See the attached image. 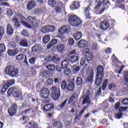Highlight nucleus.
<instances>
[{
	"label": "nucleus",
	"mask_w": 128,
	"mask_h": 128,
	"mask_svg": "<svg viewBox=\"0 0 128 128\" xmlns=\"http://www.w3.org/2000/svg\"><path fill=\"white\" fill-rule=\"evenodd\" d=\"M104 66L99 65L96 68V78L95 79V84L99 87L102 84V80L104 78Z\"/></svg>",
	"instance_id": "1"
},
{
	"label": "nucleus",
	"mask_w": 128,
	"mask_h": 128,
	"mask_svg": "<svg viewBox=\"0 0 128 128\" xmlns=\"http://www.w3.org/2000/svg\"><path fill=\"white\" fill-rule=\"evenodd\" d=\"M27 22L30 24L25 21H21L22 24L24 26L27 28H38V20L36 18V16H28L27 18Z\"/></svg>",
	"instance_id": "2"
},
{
	"label": "nucleus",
	"mask_w": 128,
	"mask_h": 128,
	"mask_svg": "<svg viewBox=\"0 0 128 128\" xmlns=\"http://www.w3.org/2000/svg\"><path fill=\"white\" fill-rule=\"evenodd\" d=\"M5 74L11 78H16L18 74V68L12 65H8L5 68Z\"/></svg>",
	"instance_id": "3"
},
{
	"label": "nucleus",
	"mask_w": 128,
	"mask_h": 128,
	"mask_svg": "<svg viewBox=\"0 0 128 128\" xmlns=\"http://www.w3.org/2000/svg\"><path fill=\"white\" fill-rule=\"evenodd\" d=\"M75 84L74 82L71 81L68 84L66 81L64 80L61 84V88L62 90H68V92H73L74 90Z\"/></svg>",
	"instance_id": "4"
},
{
	"label": "nucleus",
	"mask_w": 128,
	"mask_h": 128,
	"mask_svg": "<svg viewBox=\"0 0 128 128\" xmlns=\"http://www.w3.org/2000/svg\"><path fill=\"white\" fill-rule=\"evenodd\" d=\"M69 24L72 26H78L82 24V20L76 15H71L68 18Z\"/></svg>",
	"instance_id": "5"
},
{
	"label": "nucleus",
	"mask_w": 128,
	"mask_h": 128,
	"mask_svg": "<svg viewBox=\"0 0 128 128\" xmlns=\"http://www.w3.org/2000/svg\"><path fill=\"white\" fill-rule=\"evenodd\" d=\"M52 93V97L54 100H58L60 96V90L56 86H53L50 89Z\"/></svg>",
	"instance_id": "6"
},
{
	"label": "nucleus",
	"mask_w": 128,
	"mask_h": 128,
	"mask_svg": "<svg viewBox=\"0 0 128 128\" xmlns=\"http://www.w3.org/2000/svg\"><path fill=\"white\" fill-rule=\"evenodd\" d=\"M109 22V23H108ZM108 22L106 21H102L100 22V28L101 30H106L110 28V26H112L114 22H116L114 20H110L108 21Z\"/></svg>",
	"instance_id": "7"
},
{
	"label": "nucleus",
	"mask_w": 128,
	"mask_h": 128,
	"mask_svg": "<svg viewBox=\"0 0 128 128\" xmlns=\"http://www.w3.org/2000/svg\"><path fill=\"white\" fill-rule=\"evenodd\" d=\"M108 82V79L105 80L102 86L100 87L98 92L95 94V98H98V96H100L102 94V90H104L106 88Z\"/></svg>",
	"instance_id": "8"
},
{
	"label": "nucleus",
	"mask_w": 128,
	"mask_h": 128,
	"mask_svg": "<svg viewBox=\"0 0 128 128\" xmlns=\"http://www.w3.org/2000/svg\"><path fill=\"white\" fill-rule=\"evenodd\" d=\"M16 112H18V105L14 103L12 104L8 110V112L10 116H14L16 114Z\"/></svg>",
	"instance_id": "9"
},
{
	"label": "nucleus",
	"mask_w": 128,
	"mask_h": 128,
	"mask_svg": "<svg viewBox=\"0 0 128 128\" xmlns=\"http://www.w3.org/2000/svg\"><path fill=\"white\" fill-rule=\"evenodd\" d=\"M42 98H48L50 96V92L48 88H44L40 92Z\"/></svg>",
	"instance_id": "10"
},
{
	"label": "nucleus",
	"mask_w": 128,
	"mask_h": 128,
	"mask_svg": "<svg viewBox=\"0 0 128 128\" xmlns=\"http://www.w3.org/2000/svg\"><path fill=\"white\" fill-rule=\"evenodd\" d=\"M88 76L86 79V82L92 84L94 82V69L91 68L88 70Z\"/></svg>",
	"instance_id": "11"
},
{
	"label": "nucleus",
	"mask_w": 128,
	"mask_h": 128,
	"mask_svg": "<svg viewBox=\"0 0 128 128\" xmlns=\"http://www.w3.org/2000/svg\"><path fill=\"white\" fill-rule=\"evenodd\" d=\"M58 6H55L54 11L56 14H62V8H64V3L62 2H57Z\"/></svg>",
	"instance_id": "12"
},
{
	"label": "nucleus",
	"mask_w": 128,
	"mask_h": 128,
	"mask_svg": "<svg viewBox=\"0 0 128 128\" xmlns=\"http://www.w3.org/2000/svg\"><path fill=\"white\" fill-rule=\"evenodd\" d=\"M36 0H30L28 2L26 5V8L28 10H32L33 8H36Z\"/></svg>",
	"instance_id": "13"
},
{
	"label": "nucleus",
	"mask_w": 128,
	"mask_h": 128,
	"mask_svg": "<svg viewBox=\"0 0 128 128\" xmlns=\"http://www.w3.org/2000/svg\"><path fill=\"white\" fill-rule=\"evenodd\" d=\"M54 108V104H45L43 107V110L44 112H48L52 110Z\"/></svg>",
	"instance_id": "14"
},
{
	"label": "nucleus",
	"mask_w": 128,
	"mask_h": 128,
	"mask_svg": "<svg viewBox=\"0 0 128 128\" xmlns=\"http://www.w3.org/2000/svg\"><path fill=\"white\" fill-rule=\"evenodd\" d=\"M13 96L16 98H20V100H24V98H22V92L18 90L16 88L14 91V92H13Z\"/></svg>",
	"instance_id": "15"
},
{
	"label": "nucleus",
	"mask_w": 128,
	"mask_h": 128,
	"mask_svg": "<svg viewBox=\"0 0 128 128\" xmlns=\"http://www.w3.org/2000/svg\"><path fill=\"white\" fill-rule=\"evenodd\" d=\"M77 46L80 48H86L88 46V41L84 39L80 40L78 42Z\"/></svg>",
	"instance_id": "16"
},
{
	"label": "nucleus",
	"mask_w": 128,
	"mask_h": 128,
	"mask_svg": "<svg viewBox=\"0 0 128 128\" xmlns=\"http://www.w3.org/2000/svg\"><path fill=\"white\" fill-rule=\"evenodd\" d=\"M8 54L9 56H15L16 54L19 52L18 50V49L10 50L8 49Z\"/></svg>",
	"instance_id": "17"
},
{
	"label": "nucleus",
	"mask_w": 128,
	"mask_h": 128,
	"mask_svg": "<svg viewBox=\"0 0 128 128\" xmlns=\"http://www.w3.org/2000/svg\"><path fill=\"white\" fill-rule=\"evenodd\" d=\"M102 2V6H104V8L102 10H100L99 11V14H102V12H104V10H106V8H108V6L110 4V3L108 0H103Z\"/></svg>",
	"instance_id": "18"
},
{
	"label": "nucleus",
	"mask_w": 128,
	"mask_h": 128,
	"mask_svg": "<svg viewBox=\"0 0 128 128\" xmlns=\"http://www.w3.org/2000/svg\"><path fill=\"white\" fill-rule=\"evenodd\" d=\"M12 22H13V26L16 28H20V22L18 18L14 17L12 18Z\"/></svg>",
	"instance_id": "19"
},
{
	"label": "nucleus",
	"mask_w": 128,
	"mask_h": 128,
	"mask_svg": "<svg viewBox=\"0 0 128 128\" xmlns=\"http://www.w3.org/2000/svg\"><path fill=\"white\" fill-rule=\"evenodd\" d=\"M6 34L8 36H12L14 34V28L12 25L10 24H8L6 27Z\"/></svg>",
	"instance_id": "20"
},
{
	"label": "nucleus",
	"mask_w": 128,
	"mask_h": 128,
	"mask_svg": "<svg viewBox=\"0 0 128 128\" xmlns=\"http://www.w3.org/2000/svg\"><path fill=\"white\" fill-rule=\"evenodd\" d=\"M90 6H88L86 8H85L84 10V14L86 16V20H90V18H91V14L90 12Z\"/></svg>",
	"instance_id": "21"
},
{
	"label": "nucleus",
	"mask_w": 128,
	"mask_h": 128,
	"mask_svg": "<svg viewBox=\"0 0 128 128\" xmlns=\"http://www.w3.org/2000/svg\"><path fill=\"white\" fill-rule=\"evenodd\" d=\"M80 2L74 1L73 2V3L72 4V5L70 6V8L72 10H78V8H80Z\"/></svg>",
	"instance_id": "22"
},
{
	"label": "nucleus",
	"mask_w": 128,
	"mask_h": 128,
	"mask_svg": "<svg viewBox=\"0 0 128 128\" xmlns=\"http://www.w3.org/2000/svg\"><path fill=\"white\" fill-rule=\"evenodd\" d=\"M70 32V29L66 28V26H62L58 30V32L60 34H68Z\"/></svg>",
	"instance_id": "23"
},
{
	"label": "nucleus",
	"mask_w": 128,
	"mask_h": 128,
	"mask_svg": "<svg viewBox=\"0 0 128 128\" xmlns=\"http://www.w3.org/2000/svg\"><path fill=\"white\" fill-rule=\"evenodd\" d=\"M56 49L59 52H63L66 49V45L64 44H60L56 46Z\"/></svg>",
	"instance_id": "24"
},
{
	"label": "nucleus",
	"mask_w": 128,
	"mask_h": 128,
	"mask_svg": "<svg viewBox=\"0 0 128 128\" xmlns=\"http://www.w3.org/2000/svg\"><path fill=\"white\" fill-rule=\"evenodd\" d=\"M76 98H78V94L76 93L73 94L69 98L67 104H72L74 100H76Z\"/></svg>",
	"instance_id": "25"
},
{
	"label": "nucleus",
	"mask_w": 128,
	"mask_h": 128,
	"mask_svg": "<svg viewBox=\"0 0 128 128\" xmlns=\"http://www.w3.org/2000/svg\"><path fill=\"white\" fill-rule=\"evenodd\" d=\"M72 36L76 40H80L82 38V33L80 32H76L72 34Z\"/></svg>",
	"instance_id": "26"
},
{
	"label": "nucleus",
	"mask_w": 128,
	"mask_h": 128,
	"mask_svg": "<svg viewBox=\"0 0 128 128\" xmlns=\"http://www.w3.org/2000/svg\"><path fill=\"white\" fill-rule=\"evenodd\" d=\"M42 46L40 44H37L35 45H34L33 46L32 48V52H39V50H40V47Z\"/></svg>",
	"instance_id": "27"
},
{
	"label": "nucleus",
	"mask_w": 128,
	"mask_h": 128,
	"mask_svg": "<svg viewBox=\"0 0 128 128\" xmlns=\"http://www.w3.org/2000/svg\"><path fill=\"white\" fill-rule=\"evenodd\" d=\"M80 60V57L76 56H72L69 58V61L72 62V64H74L78 62Z\"/></svg>",
	"instance_id": "28"
},
{
	"label": "nucleus",
	"mask_w": 128,
	"mask_h": 128,
	"mask_svg": "<svg viewBox=\"0 0 128 128\" xmlns=\"http://www.w3.org/2000/svg\"><path fill=\"white\" fill-rule=\"evenodd\" d=\"M70 60L69 59H65L63 61H62L61 63V68H66L70 64Z\"/></svg>",
	"instance_id": "29"
},
{
	"label": "nucleus",
	"mask_w": 128,
	"mask_h": 128,
	"mask_svg": "<svg viewBox=\"0 0 128 128\" xmlns=\"http://www.w3.org/2000/svg\"><path fill=\"white\" fill-rule=\"evenodd\" d=\"M58 44V40L56 38H53L51 40V41L49 42V44L47 45L48 50H50L52 46H54V44Z\"/></svg>",
	"instance_id": "30"
},
{
	"label": "nucleus",
	"mask_w": 128,
	"mask_h": 128,
	"mask_svg": "<svg viewBox=\"0 0 128 128\" xmlns=\"http://www.w3.org/2000/svg\"><path fill=\"white\" fill-rule=\"evenodd\" d=\"M92 104V101H90V98L88 94L85 96L82 102V104Z\"/></svg>",
	"instance_id": "31"
},
{
	"label": "nucleus",
	"mask_w": 128,
	"mask_h": 128,
	"mask_svg": "<svg viewBox=\"0 0 128 128\" xmlns=\"http://www.w3.org/2000/svg\"><path fill=\"white\" fill-rule=\"evenodd\" d=\"M53 126L55 128H62L64 124L60 121H55L53 124Z\"/></svg>",
	"instance_id": "32"
},
{
	"label": "nucleus",
	"mask_w": 128,
	"mask_h": 128,
	"mask_svg": "<svg viewBox=\"0 0 128 128\" xmlns=\"http://www.w3.org/2000/svg\"><path fill=\"white\" fill-rule=\"evenodd\" d=\"M19 44L21 46H24V48H28V40L26 38L22 39L19 43Z\"/></svg>",
	"instance_id": "33"
},
{
	"label": "nucleus",
	"mask_w": 128,
	"mask_h": 128,
	"mask_svg": "<svg viewBox=\"0 0 128 128\" xmlns=\"http://www.w3.org/2000/svg\"><path fill=\"white\" fill-rule=\"evenodd\" d=\"M88 108V106H85L84 108L80 112V114L76 116L75 120H80V116H82V114L84 112V110H86V108Z\"/></svg>",
	"instance_id": "34"
},
{
	"label": "nucleus",
	"mask_w": 128,
	"mask_h": 128,
	"mask_svg": "<svg viewBox=\"0 0 128 128\" xmlns=\"http://www.w3.org/2000/svg\"><path fill=\"white\" fill-rule=\"evenodd\" d=\"M85 58L88 62H90L92 60V54L88 52H85Z\"/></svg>",
	"instance_id": "35"
},
{
	"label": "nucleus",
	"mask_w": 128,
	"mask_h": 128,
	"mask_svg": "<svg viewBox=\"0 0 128 128\" xmlns=\"http://www.w3.org/2000/svg\"><path fill=\"white\" fill-rule=\"evenodd\" d=\"M16 88L14 86L10 88L7 92L8 96H10L12 94L14 95V91L16 90Z\"/></svg>",
	"instance_id": "36"
},
{
	"label": "nucleus",
	"mask_w": 128,
	"mask_h": 128,
	"mask_svg": "<svg viewBox=\"0 0 128 128\" xmlns=\"http://www.w3.org/2000/svg\"><path fill=\"white\" fill-rule=\"evenodd\" d=\"M8 88V86L6 84H4L2 87L0 86V92L4 94V92H6Z\"/></svg>",
	"instance_id": "37"
},
{
	"label": "nucleus",
	"mask_w": 128,
	"mask_h": 128,
	"mask_svg": "<svg viewBox=\"0 0 128 128\" xmlns=\"http://www.w3.org/2000/svg\"><path fill=\"white\" fill-rule=\"evenodd\" d=\"M56 4H58V2H56V0H48V6H51V8H54V6H56Z\"/></svg>",
	"instance_id": "38"
},
{
	"label": "nucleus",
	"mask_w": 128,
	"mask_h": 128,
	"mask_svg": "<svg viewBox=\"0 0 128 128\" xmlns=\"http://www.w3.org/2000/svg\"><path fill=\"white\" fill-rule=\"evenodd\" d=\"M50 40V37L49 35H46L43 37L42 42L44 44H48Z\"/></svg>",
	"instance_id": "39"
},
{
	"label": "nucleus",
	"mask_w": 128,
	"mask_h": 128,
	"mask_svg": "<svg viewBox=\"0 0 128 128\" xmlns=\"http://www.w3.org/2000/svg\"><path fill=\"white\" fill-rule=\"evenodd\" d=\"M15 82H16V80L12 79V80H8L7 82L5 83V84L7 85L8 88H10V86H12V84H14Z\"/></svg>",
	"instance_id": "40"
},
{
	"label": "nucleus",
	"mask_w": 128,
	"mask_h": 128,
	"mask_svg": "<svg viewBox=\"0 0 128 128\" xmlns=\"http://www.w3.org/2000/svg\"><path fill=\"white\" fill-rule=\"evenodd\" d=\"M108 88L110 90H114L116 88V84L114 83H111L108 84Z\"/></svg>",
	"instance_id": "41"
},
{
	"label": "nucleus",
	"mask_w": 128,
	"mask_h": 128,
	"mask_svg": "<svg viewBox=\"0 0 128 128\" xmlns=\"http://www.w3.org/2000/svg\"><path fill=\"white\" fill-rule=\"evenodd\" d=\"M50 76V72L48 70H44L43 72L41 73V76L42 78H47Z\"/></svg>",
	"instance_id": "42"
},
{
	"label": "nucleus",
	"mask_w": 128,
	"mask_h": 128,
	"mask_svg": "<svg viewBox=\"0 0 128 128\" xmlns=\"http://www.w3.org/2000/svg\"><path fill=\"white\" fill-rule=\"evenodd\" d=\"M63 70H64V72L66 76H70V74L72 70H70V68L67 67L66 68H63Z\"/></svg>",
	"instance_id": "43"
},
{
	"label": "nucleus",
	"mask_w": 128,
	"mask_h": 128,
	"mask_svg": "<svg viewBox=\"0 0 128 128\" xmlns=\"http://www.w3.org/2000/svg\"><path fill=\"white\" fill-rule=\"evenodd\" d=\"M82 82L84 81L82 78L80 77H78L76 80V86H80V84H82Z\"/></svg>",
	"instance_id": "44"
},
{
	"label": "nucleus",
	"mask_w": 128,
	"mask_h": 128,
	"mask_svg": "<svg viewBox=\"0 0 128 128\" xmlns=\"http://www.w3.org/2000/svg\"><path fill=\"white\" fill-rule=\"evenodd\" d=\"M4 34V28L2 26H0V40H2Z\"/></svg>",
	"instance_id": "45"
},
{
	"label": "nucleus",
	"mask_w": 128,
	"mask_h": 128,
	"mask_svg": "<svg viewBox=\"0 0 128 128\" xmlns=\"http://www.w3.org/2000/svg\"><path fill=\"white\" fill-rule=\"evenodd\" d=\"M54 82V80L52 78H50L47 80L45 84H46V86H52Z\"/></svg>",
	"instance_id": "46"
},
{
	"label": "nucleus",
	"mask_w": 128,
	"mask_h": 128,
	"mask_svg": "<svg viewBox=\"0 0 128 128\" xmlns=\"http://www.w3.org/2000/svg\"><path fill=\"white\" fill-rule=\"evenodd\" d=\"M16 60H18V62H22L24 60V54H18V55L16 56Z\"/></svg>",
	"instance_id": "47"
},
{
	"label": "nucleus",
	"mask_w": 128,
	"mask_h": 128,
	"mask_svg": "<svg viewBox=\"0 0 128 128\" xmlns=\"http://www.w3.org/2000/svg\"><path fill=\"white\" fill-rule=\"evenodd\" d=\"M6 52V46L4 44H0V54H2Z\"/></svg>",
	"instance_id": "48"
},
{
	"label": "nucleus",
	"mask_w": 128,
	"mask_h": 128,
	"mask_svg": "<svg viewBox=\"0 0 128 128\" xmlns=\"http://www.w3.org/2000/svg\"><path fill=\"white\" fill-rule=\"evenodd\" d=\"M32 110V109L31 108H28V109H26L24 110L23 112H21V114L22 116H26V114H30V111Z\"/></svg>",
	"instance_id": "49"
},
{
	"label": "nucleus",
	"mask_w": 128,
	"mask_h": 128,
	"mask_svg": "<svg viewBox=\"0 0 128 128\" xmlns=\"http://www.w3.org/2000/svg\"><path fill=\"white\" fill-rule=\"evenodd\" d=\"M12 14H14L12 10L10 8L6 10V16H12Z\"/></svg>",
	"instance_id": "50"
},
{
	"label": "nucleus",
	"mask_w": 128,
	"mask_h": 128,
	"mask_svg": "<svg viewBox=\"0 0 128 128\" xmlns=\"http://www.w3.org/2000/svg\"><path fill=\"white\" fill-rule=\"evenodd\" d=\"M80 66H76L75 68H73V74H78V72H80Z\"/></svg>",
	"instance_id": "51"
},
{
	"label": "nucleus",
	"mask_w": 128,
	"mask_h": 128,
	"mask_svg": "<svg viewBox=\"0 0 128 128\" xmlns=\"http://www.w3.org/2000/svg\"><path fill=\"white\" fill-rule=\"evenodd\" d=\"M101 124H106L104 126L106 128H108V126L110 125V123H108V120L107 119H103L101 120Z\"/></svg>",
	"instance_id": "52"
},
{
	"label": "nucleus",
	"mask_w": 128,
	"mask_h": 128,
	"mask_svg": "<svg viewBox=\"0 0 128 128\" xmlns=\"http://www.w3.org/2000/svg\"><path fill=\"white\" fill-rule=\"evenodd\" d=\"M60 60V58H56V56H53L52 58V62H53L54 64H58V62Z\"/></svg>",
	"instance_id": "53"
},
{
	"label": "nucleus",
	"mask_w": 128,
	"mask_h": 128,
	"mask_svg": "<svg viewBox=\"0 0 128 128\" xmlns=\"http://www.w3.org/2000/svg\"><path fill=\"white\" fill-rule=\"evenodd\" d=\"M47 68L49 70H56V66L52 64H49L47 66Z\"/></svg>",
	"instance_id": "54"
},
{
	"label": "nucleus",
	"mask_w": 128,
	"mask_h": 128,
	"mask_svg": "<svg viewBox=\"0 0 128 128\" xmlns=\"http://www.w3.org/2000/svg\"><path fill=\"white\" fill-rule=\"evenodd\" d=\"M28 62H30V64H34L36 63V58L32 57L30 58L28 60Z\"/></svg>",
	"instance_id": "55"
},
{
	"label": "nucleus",
	"mask_w": 128,
	"mask_h": 128,
	"mask_svg": "<svg viewBox=\"0 0 128 128\" xmlns=\"http://www.w3.org/2000/svg\"><path fill=\"white\" fill-rule=\"evenodd\" d=\"M21 34H22L23 36H28V30H23L21 33Z\"/></svg>",
	"instance_id": "56"
},
{
	"label": "nucleus",
	"mask_w": 128,
	"mask_h": 128,
	"mask_svg": "<svg viewBox=\"0 0 128 128\" xmlns=\"http://www.w3.org/2000/svg\"><path fill=\"white\" fill-rule=\"evenodd\" d=\"M17 16L19 20H26V18L24 16H22V14L18 13L17 14Z\"/></svg>",
	"instance_id": "57"
},
{
	"label": "nucleus",
	"mask_w": 128,
	"mask_h": 128,
	"mask_svg": "<svg viewBox=\"0 0 128 128\" xmlns=\"http://www.w3.org/2000/svg\"><path fill=\"white\" fill-rule=\"evenodd\" d=\"M22 120H24L25 124H26V122L30 120V117H28V116H23Z\"/></svg>",
	"instance_id": "58"
},
{
	"label": "nucleus",
	"mask_w": 128,
	"mask_h": 128,
	"mask_svg": "<svg viewBox=\"0 0 128 128\" xmlns=\"http://www.w3.org/2000/svg\"><path fill=\"white\" fill-rule=\"evenodd\" d=\"M97 4L94 6V10H100V6H102V2H97Z\"/></svg>",
	"instance_id": "59"
},
{
	"label": "nucleus",
	"mask_w": 128,
	"mask_h": 128,
	"mask_svg": "<svg viewBox=\"0 0 128 128\" xmlns=\"http://www.w3.org/2000/svg\"><path fill=\"white\" fill-rule=\"evenodd\" d=\"M41 32L44 34H46V32H48V26H44L41 29Z\"/></svg>",
	"instance_id": "60"
},
{
	"label": "nucleus",
	"mask_w": 128,
	"mask_h": 128,
	"mask_svg": "<svg viewBox=\"0 0 128 128\" xmlns=\"http://www.w3.org/2000/svg\"><path fill=\"white\" fill-rule=\"evenodd\" d=\"M92 48L94 50H98V45L96 43H94L92 44Z\"/></svg>",
	"instance_id": "61"
},
{
	"label": "nucleus",
	"mask_w": 128,
	"mask_h": 128,
	"mask_svg": "<svg viewBox=\"0 0 128 128\" xmlns=\"http://www.w3.org/2000/svg\"><path fill=\"white\" fill-rule=\"evenodd\" d=\"M48 32H54V26H48Z\"/></svg>",
	"instance_id": "62"
},
{
	"label": "nucleus",
	"mask_w": 128,
	"mask_h": 128,
	"mask_svg": "<svg viewBox=\"0 0 128 128\" xmlns=\"http://www.w3.org/2000/svg\"><path fill=\"white\" fill-rule=\"evenodd\" d=\"M68 44L69 46H74V38H70L68 40Z\"/></svg>",
	"instance_id": "63"
},
{
	"label": "nucleus",
	"mask_w": 128,
	"mask_h": 128,
	"mask_svg": "<svg viewBox=\"0 0 128 128\" xmlns=\"http://www.w3.org/2000/svg\"><path fill=\"white\" fill-rule=\"evenodd\" d=\"M124 78L126 82H128V71H125L124 72Z\"/></svg>",
	"instance_id": "64"
}]
</instances>
